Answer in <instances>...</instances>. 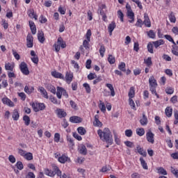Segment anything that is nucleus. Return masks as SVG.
<instances>
[{
    "mask_svg": "<svg viewBox=\"0 0 178 178\" xmlns=\"http://www.w3.org/2000/svg\"><path fill=\"white\" fill-rule=\"evenodd\" d=\"M97 134L102 141H104L107 144H109V145L113 144V137L108 128H104L103 131L102 129H98Z\"/></svg>",
    "mask_w": 178,
    "mask_h": 178,
    "instance_id": "nucleus-1",
    "label": "nucleus"
},
{
    "mask_svg": "<svg viewBox=\"0 0 178 178\" xmlns=\"http://www.w3.org/2000/svg\"><path fill=\"white\" fill-rule=\"evenodd\" d=\"M149 88L152 94H154L159 98L158 93H156V87H158V83L154 76H152L149 79Z\"/></svg>",
    "mask_w": 178,
    "mask_h": 178,
    "instance_id": "nucleus-2",
    "label": "nucleus"
},
{
    "mask_svg": "<svg viewBox=\"0 0 178 178\" xmlns=\"http://www.w3.org/2000/svg\"><path fill=\"white\" fill-rule=\"evenodd\" d=\"M54 48L56 52H59L60 48H66V42L63 41V39L61 37L58 38L56 43L54 44Z\"/></svg>",
    "mask_w": 178,
    "mask_h": 178,
    "instance_id": "nucleus-3",
    "label": "nucleus"
},
{
    "mask_svg": "<svg viewBox=\"0 0 178 178\" xmlns=\"http://www.w3.org/2000/svg\"><path fill=\"white\" fill-rule=\"evenodd\" d=\"M56 97L58 98V99H62V95L65 97V98H69V95L67 94V92H66V90L62 87H57V91L56 92Z\"/></svg>",
    "mask_w": 178,
    "mask_h": 178,
    "instance_id": "nucleus-4",
    "label": "nucleus"
},
{
    "mask_svg": "<svg viewBox=\"0 0 178 178\" xmlns=\"http://www.w3.org/2000/svg\"><path fill=\"white\" fill-rule=\"evenodd\" d=\"M55 158H56V159H58V162H60V163H66V162H70V158H69V156H67V155H66V154H62L60 156V154L56 153Z\"/></svg>",
    "mask_w": 178,
    "mask_h": 178,
    "instance_id": "nucleus-5",
    "label": "nucleus"
},
{
    "mask_svg": "<svg viewBox=\"0 0 178 178\" xmlns=\"http://www.w3.org/2000/svg\"><path fill=\"white\" fill-rule=\"evenodd\" d=\"M91 30L88 29L86 34V40H83V46L86 49H90V41H91Z\"/></svg>",
    "mask_w": 178,
    "mask_h": 178,
    "instance_id": "nucleus-6",
    "label": "nucleus"
},
{
    "mask_svg": "<svg viewBox=\"0 0 178 178\" xmlns=\"http://www.w3.org/2000/svg\"><path fill=\"white\" fill-rule=\"evenodd\" d=\"M31 105L35 112H40V111L45 109V104L44 103L33 102Z\"/></svg>",
    "mask_w": 178,
    "mask_h": 178,
    "instance_id": "nucleus-7",
    "label": "nucleus"
},
{
    "mask_svg": "<svg viewBox=\"0 0 178 178\" xmlns=\"http://www.w3.org/2000/svg\"><path fill=\"white\" fill-rule=\"evenodd\" d=\"M19 69L22 73L25 76H29L30 74V71L29 70V67L25 62H22L19 65Z\"/></svg>",
    "mask_w": 178,
    "mask_h": 178,
    "instance_id": "nucleus-8",
    "label": "nucleus"
},
{
    "mask_svg": "<svg viewBox=\"0 0 178 178\" xmlns=\"http://www.w3.org/2000/svg\"><path fill=\"white\" fill-rule=\"evenodd\" d=\"M155 136V134L152 133V131H149L146 134V138L148 143H150L151 144H154L155 143V140L154 139V137Z\"/></svg>",
    "mask_w": 178,
    "mask_h": 178,
    "instance_id": "nucleus-9",
    "label": "nucleus"
},
{
    "mask_svg": "<svg viewBox=\"0 0 178 178\" xmlns=\"http://www.w3.org/2000/svg\"><path fill=\"white\" fill-rule=\"evenodd\" d=\"M73 77H74L73 72L70 71L67 72L65 77L66 83L67 84H70V83L73 81Z\"/></svg>",
    "mask_w": 178,
    "mask_h": 178,
    "instance_id": "nucleus-10",
    "label": "nucleus"
},
{
    "mask_svg": "<svg viewBox=\"0 0 178 178\" xmlns=\"http://www.w3.org/2000/svg\"><path fill=\"white\" fill-rule=\"evenodd\" d=\"M33 45H34L33 35L29 34L26 37V47L28 48H33Z\"/></svg>",
    "mask_w": 178,
    "mask_h": 178,
    "instance_id": "nucleus-11",
    "label": "nucleus"
},
{
    "mask_svg": "<svg viewBox=\"0 0 178 178\" xmlns=\"http://www.w3.org/2000/svg\"><path fill=\"white\" fill-rule=\"evenodd\" d=\"M2 102L4 105H7L8 106L13 107L15 106V104L8 97H3L2 99Z\"/></svg>",
    "mask_w": 178,
    "mask_h": 178,
    "instance_id": "nucleus-12",
    "label": "nucleus"
},
{
    "mask_svg": "<svg viewBox=\"0 0 178 178\" xmlns=\"http://www.w3.org/2000/svg\"><path fill=\"white\" fill-rule=\"evenodd\" d=\"M93 126L95 127H102V122L99 121V115H95V120L93 122Z\"/></svg>",
    "mask_w": 178,
    "mask_h": 178,
    "instance_id": "nucleus-13",
    "label": "nucleus"
},
{
    "mask_svg": "<svg viewBox=\"0 0 178 178\" xmlns=\"http://www.w3.org/2000/svg\"><path fill=\"white\" fill-rule=\"evenodd\" d=\"M56 113L58 116V118H60V119H62V118H65L66 116V113L65 112V110L62 108H58L56 110Z\"/></svg>",
    "mask_w": 178,
    "mask_h": 178,
    "instance_id": "nucleus-14",
    "label": "nucleus"
},
{
    "mask_svg": "<svg viewBox=\"0 0 178 178\" xmlns=\"http://www.w3.org/2000/svg\"><path fill=\"white\" fill-rule=\"evenodd\" d=\"M144 21L143 24H145V27H151V20H149V17H148V14H144Z\"/></svg>",
    "mask_w": 178,
    "mask_h": 178,
    "instance_id": "nucleus-15",
    "label": "nucleus"
},
{
    "mask_svg": "<svg viewBox=\"0 0 178 178\" xmlns=\"http://www.w3.org/2000/svg\"><path fill=\"white\" fill-rule=\"evenodd\" d=\"M31 56H32L31 58L32 62L37 65L38 63V56L35 54V51H34V50L31 51Z\"/></svg>",
    "mask_w": 178,
    "mask_h": 178,
    "instance_id": "nucleus-16",
    "label": "nucleus"
},
{
    "mask_svg": "<svg viewBox=\"0 0 178 178\" xmlns=\"http://www.w3.org/2000/svg\"><path fill=\"white\" fill-rule=\"evenodd\" d=\"M70 122H71V123H81L83 120L80 117L72 116L70 118Z\"/></svg>",
    "mask_w": 178,
    "mask_h": 178,
    "instance_id": "nucleus-17",
    "label": "nucleus"
},
{
    "mask_svg": "<svg viewBox=\"0 0 178 178\" xmlns=\"http://www.w3.org/2000/svg\"><path fill=\"white\" fill-rule=\"evenodd\" d=\"M51 76H53V77H55V79H61L62 80L65 79V76H63V74H62L60 72H58L57 71L51 72Z\"/></svg>",
    "mask_w": 178,
    "mask_h": 178,
    "instance_id": "nucleus-18",
    "label": "nucleus"
},
{
    "mask_svg": "<svg viewBox=\"0 0 178 178\" xmlns=\"http://www.w3.org/2000/svg\"><path fill=\"white\" fill-rule=\"evenodd\" d=\"M28 15L31 19H35V20L38 19V15H35L33 9H30L28 10Z\"/></svg>",
    "mask_w": 178,
    "mask_h": 178,
    "instance_id": "nucleus-19",
    "label": "nucleus"
},
{
    "mask_svg": "<svg viewBox=\"0 0 178 178\" xmlns=\"http://www.w3.org/2000/svg\"><path fill=\"white\" fill-rule=\"evenodd\" d=\"M127 16L130 19V20H129V23H134V13L133 10L127 11Z\"/></svg>",
    "mask_w": 178,
    "mask_h": 178,
    "instance_id": "nucleus-20",
    "label": "nucleus"
},
{
    "mask_svg": "<svg viewBox=\"0 0 178 178\" xmlns=\"http://www.w3.org/2000/svg\"><path fill=\"white\" fill-rule=\"evenodd\" d=\"M113 134L114 136L115 143L118 145H120V136L118 134V132H116V131H113Z\"/></svg>",
    "mask_w": 178,
    "mask_h": 178,
    "instance_id": "nucleus-21",
    "label": "nucleus"
},
{
    "mask_svg": "<svg viewBox=\"0 0 178 178\" xmlns=\"http://www.w3.org/2000/svg\"><path fill=\"white\" fill-rule=\"evenodd\" d=\"M136 96V88L134 86H131L129 88V91L128 92V97L129 98H134Z\"/></svg>",
    "mask_w": 178,
    "mask_h": 178,
    "instance_id": "nucleus-22",
    "label": "nucleus"
},
{
    "mask_svg": "<svg viewBox=\"0 0 178 178\" xmlns=\"http://www.w3.org/2000/svg\"><path fill=\"white\" fill-rule=\"evenodd\" d=\"M24 92L26 94H28V95H30L34 92V88L33 86H26L24 88Z\"/></svg>",
    "mask_w": 178,
    "mask_h": 178,
    "instance_id": "nucleus-23",
    "label": "nucleus"
},
{
    "mask_svg": "<svg viewBox=\"0 0 178 178\" xmlns=\"http://www.w3.org/2000/svg\"><path fill=\"white\" fill-rule=\"evenodd\" d=\"M38 91H40V92H41V94L43 95L44 98H46V99H48L49 98L48 92H47V90L44 88V87H42V86L39 87Z\"/></svg>",
    "mask_w": 178,
    "mask_h": 178,
    "instance_id": "nucleus-24",
    "label": "nucleus"
},
{
    "mask_svg": "<svg viewBox=\"0 0 178 178\" xmlns=\"http://www.w3.org/2000/svg\"><path fill=\"white\" fill-rule=\"evenodd\" d=\"M140 123L142 126H147L148 124V118L145 114H143V118L140 120Z\"/></svg>",
    "mask_w": 178,
    "mask_h": 178,
    "instance_id": "nucleus-25",
    "label": "nucleus"
},
{
    "mask_svg": "<svg viewBox=\"0 0 178 178\" xmlns=\"http://www.w3.org/2000/svg\"><path fill=\"white\" fill-rule=\"evenodd\" d=\"M6 70H10V72H13V69H15V63H7L5 64Z\"/></svg>",
    "mask_w": 178,
    "mask_h": 178,
    "instance_id": "nucleus-26",
    "label": "nucleus"
},
{
    "mask_svg": "<svg viewBox=\"0 0 178 178\" xmlns=\"http://www.w3.org/2000/svg\"><path fill=\"white\" fill-rule=\"evenodd\" d=\"M163 44H165V41L162 39L153 42L154 48H158L159 47H161V45H163Z\"/></svg>",
    "mask_w": 178,
    "mask_h": 178,
    "instance_id": "nucleus-27",
    "label": "nucleus"
},
{
    "mask_svg": "<svg viewBox=\"0 0 178 178\" xmlns=\"http://www.w3.org/2000/svg\"><path fill=\"white\" fill-rule=\"evenodd\" d=\"M136 150L138 151V154H140V155H142V156H147V152L141 148V146L137 145Z\"/></svg>",
    "mask_w": 178,
    "mask_h": 178,
    "instance_id": "nucleus-28",
    "label": "nucleus"
},
{
    "mask_svg": "<svg viewBox=\"0 0 178 178\" xmlns=\"http://www.w3.org/2000/svg\"><path fill=\"white\" fill-rule=\"evenodd\" d=\"M116 28V24L115 23V22H112L108 27V33H110V35H112V32L115 30V29Z\"/></svg>",
    "mask_w": 178,
    "mask_h": 178,
    "instance_id": "nucleus-29",
    "label": "nucleus"
},
{
    "mask_svg": "<svg viewBox=\"0 0 178 178\" xmlns=\"http://www.w3.org/2000/svg\"><path fill=\"white\" fill-rule=\"evenodd\" d=\"M44 175H46L47 176H49L50 177H54V176H55V172L46 168L44 170Z\"/></svg>",
    "mask_w": 178,
    "mask_h": 178,
    "instance_id": "nucleus-30",
    "label": "nucleus"
},
{
    "mask_svg": "<svg viewBox=\"0 0 178 178\" xmlns=\"http://www.w3.org/2000/svg\"><path fill=\"white\" fill-rule=\"evenodd\" d=\"M38 40L41 42V44L44 43V41H45V38L44 37V32L41 31L38 33Z\"/></svg>",
    "mask_w": 178,
    "mask_h": 178,
    "instance_id": "nucleus-31",
    "label": "nucleus"
},
{
    "mask_svg": "<svg viewBox=\"0 0 178 178\" xmlns=\"http://www.w3.org/2000/svg\"><path fill=\"white\" fill-rule=\"evenodd\" d=\"M67 141L68 143L69 147H74V141L72 138V136L70 135H67Z\"/></svg>",
    "mask_w": 178,
    "mask_h": 178,
    "instance_id": "nucleus-32",
    "label": "nucleus"
},
{
    "mask_svg": "<svg viewBox=\"0 0 178 178\" xmlns=\"http://www.w3.org/2000/svg\"><path fill=\"white\" fill-rule=\"evenodd\" d=\"M12 118L13 120H19V118H20V115H19V111H17V109H15L13 111Z\"/></svg>",
    "mask_w": 178,
    "mask_h": 178,
    "instance_id": "nucleus-33",
    "label": "nucleus"
},
{
    "mask_svg": "<svg viewBox=\"0 0 178 178\" xmlns=\"http://www.w3.org/2000/svg\"><path fill=\"white\" fill-rule=\"evenodd\" d=\"M106 86L110 90L111 97H115V89L113 88V86L111 83H106Z\"/></svg>",
    "mask_w": 178,
    "mask_h": 178,
    "instance_id": "nucleus-34",
    "label": "nucleus"
},
{
    "mask_svg": "<svg viewBox=\"0 0 178 178\" xmlns=\"http://www.w3.org/2000/svg\"><path fill=\"white\" fill-rule=\"evenodd\" d=\"M140 162L143 169H145V170H148V165L147 164V162H145V160H144L143 157L140 158Z\"/></svg>",
    "mask_w": 178,
    "mask_h": 178,
    "instance_id": "nucleus-35",
    "label": "nucleus"
},
{
    "mask_svg": "<svg viewBox=\"0 0 178 178\" xmlns=\"http://www.w3.org/2000/svg\"><path fill=\"white\" fill-rule=\"evenodd\" d=\"M172 54H173V55H175V56H178V47L176 44V43H175L172 45Z\"/></svg>",
    "mask_w": 178,
    "mask_h": 178,
    "instance_id": "nucleus-36",
    "label": "nucleus"
},
{
    "mask_svg": "<svg viewBox=\"0 0 178 178\" xmlns=\"http://www.w3.org/2000/svg\"><path fill=\"white\" fill-rule=\"evenodd\" d=\"M79 152L80 154H82V155H87V147H86V145H81L79 148Z\"/></svg>",
    "mask_w": 178,
    "mask_h": 178,
    "instance_id": "nucleus-37",
    "label": "nucleus"
},
{
    "mask_svg": "<svg viewBox=\"0 0 178 178\" xmlns=\"http://www.w3.org/2000/svg\"><path fill=\"white\" fill-rule=\"evenodd\" d=\"M77 131L81 136H85V134L87 133V131H86V129L83 127H78Z\"/></svg>",
    "mask_w": 178,
    "mask_h": 178,
    "instance_id": "nucleus-38",
    "label": "nucleus"
},
{
    "mask_svg": "<svg viewBox=\"0 0 178 178\" xmlns=\"http://www.w3.org/2000/svg\"><path fill=\"white\" fill-rule=\"evenodd\" d=\"M49 99L52 104H54L55 105H60V101L58 100L54 96H51L49 97Z\"/></svg>",
    "mask_w": 178,
    "mask_h": 178,
    "instance_id": "nucleus-39",
    "label": "nucleus"
},
{
    "mask_svg": "<svg viewBox=\"0 0 178 178\" xmlns=\"http://www.w3.org/2000/svg\"><path fill=\"white\" fill-rule=\"evenodd\" d=\"M24 159H26V161H33V153L31 152H26L25 154V156H24Z\"/></svg>",
    "mask_w": 178,
    "mask_h": 178,
    "instance_id": "nucleus-40",
    "label": "nucleus"
},
{
    "mask_svg": "<svg viewBox=\"0 0 178 178\" xmlns=\"http://www.w3.org/2000/svg\"><path fill=\"white\" fill-rule=\"evenodd\" d=\"M157 172L159 173V175H163L164 176H166V175H168L166 170L163 169V168L162 167L157 168Z\"/></svg>",
    "mask_w": 178,
    "mask_h": 178,
    "instance_id": "nucleus-41",
    "label": "nucleus"
},
{
    "mask_svg": "<svg viewBox=\"0 0 178 178\" xmlns=\"http://www.w3.org/2000/svg\"><path fill=\"white\" fill-rule=\"evenodd\" d=\"M136 134H138V136H140V137H143V136L145 134V131L143 128H138L136 129Z\"/></svg>",
    "mask_w": 178,
    "mask_h": 178,
    "instance_id": "nucleus-42",
    "label": "nucleus"
},
{
    "mask_svg": "<svg viewBox=\"0 0 178 178\" xmlns=\"http://www.w3.org/2000/svg\"><path fill=\"white\" fill-rule=\"evenodd\" d=\"M53 172H54L55 175H57V176H61L62 175V171L59 169L58 166H54L53 167Z\"/></svg>",
    "mask_w": 178,
    "mask_h": 178,
    "instance_id": "nucleus-43",
    "label": "nucleus"
},
{
    "mask_svg": "<svg viewBox=\"0 0 178 178\" xmlns=\"http://www.w3.org/2000/svg\"><path fill=\"white\" fill-rule=\"evenodd\" d=\"M165 113L166 116H168V118H170L172 116V109L170 107H167L165 110Z\"/></svg>",
    "mask_w": 178,
    "mask_h": 178,
    "instance_id": "nucleus-44",
    "label": "nucleus"
},
{
    "mask_svg": "<svg viewBox=\"0 0 178 178\" xmlns=\"http://www.w3.org/2000/svg\"><path fill=\"white\" fill-rule=\"evenodd\" d=\"M47 90L50 91V92H52V94H56V88L52 85H48Z\"/></svg>",
    "mask_w": 178,
    "mask_h": 178,
    "instance_id": "nucleus-45",
    "label": "nucleus"
},
{
    "mask_svg": "<svg viewBox=\"0 0 178 178\" xmlns=\"http://www.w3.org/2000/svg\"><path fill=\"white\" fill-rule=\"evenodd\" d=\"M144 63H145V65H147L148 67L152 66V60L151 57H148L147 58L144 59Z\"/></svg>",
    "mask_w": 178,
    "mask_h": 178,
    "instance_id": "nucleus-46",
    "label": "nucleus"
},
{
    "mask_svg": "<svg viewBox=\"0 0 178 178\" xmlns=\"http://www.w3.org/2000/svg\"><path fill=\"white\" fill-rule=\"evenodd\" d=\"M168 17L171 23H176V17L175 16V14H173V12L170 13Z\"/></svg>",
    "mask_w": 178,
    "mask_h": 178,
    "instance_id": "nucleus-47",
    "label": "nucleus"
},
{
    "mask_svg": "<svg viewBox=\"0 0 178 178\" xmlns=\"http://www.w3.org/2000/svg\"><path fill=\"white\" fill-rule=\"evenodd\" d=\"M100 104H99V108L102 112H105L106 111V106H105V104L102 102V101H99Z\"/></svg>",
    "mask_w": 178,
    "mask_h": 178,
    "instance_id": "nucleus-48",
    "label": "nucleus"
},
{
    "mask_svg": "<svg viewBox=\"0 0 178 178\" xmlns=\"http://www.w3.org/2000/svg\"><path fill=\"white\" fill-rule=\"evenodd\" d=\"M118 69L122 72H126V63L122 62L118 65Z\"/></svg>",
    "mask_w": 178,
    "mask_h": 178,
    "instance_id": "nucleus-49",
    "label": "nucleus"
},
{
    "mask_svg": "<svg viewBox=\"0 0 178 178\" xmlns=\"http://www.w3.org/2000/svg\"><path fill=\"white\" fill-rule=\"evenodd\" d=\"M108 61L110 65H113V63H115V56L112 55H108Z\"/></svg>",
    "mask_w": 178,
    "mask_h": 178,
    "instance_id": "nucleus-50",
    "label": "nucleus"
},
{
    "mask_svg": "<svg viewBox=\"0 0 178 178\" xmlns=\"http://www.w3.org/2000/svg\"><path fill=\"white\" fill-rule=\"evenodd\" d=\"M164 38L168 40L170 42H172L173 44H176L175 40H173V38L170 35H165Z\"/></svg>",
    "mask_w": 178,
    "mask_h": 178,
    "instance_id": "nucleus-51",
    "label": "nucleus"
},
{
    "mask_svg": "<svg viewBox=\"0 0 178 178\" xmlns=\"http://www.w3.org/2000/svg\"><path fill=\"white\" fill-rule=\"evenodd\" d=\"M23 120L26 126H29L30 124V117H29L28 115H24L23 117Z\"/></svg>",
    "mask_w": 178,
    "mask_h": 178,
    "instance_id": "nucleus-52",
    "label": "nucleus"
},
{
    "mask_svg": "<svg viewBox=\"0 0 178 178\" xmlns=\"http://www.w3.org/2000/svg\"><path fill=\"white\" fill-rule=\"evenodd\" d=\"M147 34L149 38H155L156 34L155 32H154V31L150 30L147 32Z\"/></svg>",
    "mask_w": 178,
    "mask_h": 178,
    "instance_id": "nucleus-53",
    "label": "nucleus"
},
{
    "mask_svg": "<svg viewBox=\"0 0 178 178\" xmlns=\"http://www.w3.org/2000/svg\"><path fill=\"white\" fill-rule=\"evenodd\" d=\"M129 105H130V106H131L132 109H134V111H136V104L134 103L133 98H129Z\"/></svg>",
    "mask_w": 178,
    "mask_h": 178,
    "instance_id": "nucleus-54",
    "label": "nucleus"
},
{
    "mask_svg": "<svg viewBox=\"0 0 178 178\" xmlns=\"http://www.w3.org/2000/svg\"><path fill=\"white\" fill-rule=\"evenodd\" d=\"M60 141V134L59 133H56L54 134V142L59 143Z\"/></svg>",
    "mask_w": 178,
    "mask_h": 178,
    "instance_id": "nucleus-55",
    "label": "nucleus"
},
{
    "mask_svg": "<svg viewBox=\"0 0 178 178\" xmlns=\"http://www.w3.org/2000/svg\"><path fill=\"white\" fill-rule=\"evenodd\" d=\"M147 51L150 54H154V46L152 45V43H149L147 44Z\"/></svg>",
    "mask_w": 178,
    "mask_h": 178,
    "instance_id": "nucleus-56",
    "label": "nucleus"
},
{
    "mask_svg": "<svg viewBox=\"0 0 178 178\" xmlns=\"http://www.w3.org/2000/svg\"><path fill=\"white\" fill-rule=\"evenodd\" d=\"M118 16L120 19L121 22H124V15L123 14V13L120 10H119L118 11Z\"/></svg>",
    "mask_w": 178,
    "mask_h": 178,
    "instance_id": "nucleus-57",
    "label": "nucleus"
},
{
    "mask_svg": "<svg viewBox=\"0 0 178 178\" xmlns=\"http://www.w3.org/2000/svg\"><path fill=\"white\" fill-rule=\"evenodd\" d=\"M105 51H106V49H105V46L102 45V46L100 47V49H99V54H100L102 58H104V54H105Z\"/></svg>",
    "mask_w": 178,
    "mask_h": 178,
    "instance_id": "nucleus-58",
    "label": "nucleus"
},
{
    "mask_svg": "<svg viewBox=\"0 0 178 178\" xmlns=\"http://www.w3.org/2000/svg\"><path fill=\"white\" fill-rule=\"evenodd\" d=\"M83 87L86 88V92L88 94H90L91 92V88L90 87V85L88 83H83Z\"/></svg>",
    "mask_w": 178,
    "mask_h": 178,
    "instance_id": "nucleus-59",
    "label": "nucleus"
},
{
    "mask_svg": "<svg viewBox=\"0 0 178 178\" xmlns=\"http://www.w3.org/2000/svg\"><path fill=\"white\" fill-rule=\"evenodd\" d=\"M166 94H169L170 95H172L173 92H175V90L172 88L168 87L165 89Z\"/></svg>",
    "mask_w": 178,
    "mask_h": 178,
    "instance_id": "nucleus-60",
    "label": "nucleus"
},
{
    "mask_svg": "<svg viewBox=\"0 0 178 178\" xmlns=\"http://www.w3.org/2000/svg\"><path fill=\"white\" fill-rule=\"evenodd\" d=\"M17 168L19 169V170H23V163L22 161H17L16 163Z\"/></svg>",
    "mask_w": 178,
    "mask_h": 178,
    "instance_id": "nucleus-61",
    "label": "nucleus"
},
{
    "mask_svg": "<svg viewBox=\"0 0 178 178\" xmlns=\"http://www.w3.org/2000/svg\"><path fill=\"white\" fill-rule=\"evenodd\" d=\"M88 80H94V79H97V74L95 73H90L88 75Z\"/></svg>",
    "mask_w": 178,
    "mask_h": 178,
    "instance_id": "nucleus-62",
    "label": "nucleus"
},
{
    "mask_svg": "<svg viewBox=\"0 0 178 178\" xmlns=\"http://www.w3.org/2000/svg\"><path fill=\"white\" fill-rule=\"evenodd\" d=\"M18 96L20 97L22 101H26V93L25 92H19Z\"/></svg>",
    "mask_w": 178,
    "mask_h": 178,
    "instance_id": "nucleus-63",
    "label": "nucleus"
},
{
    "mask_svg": "<svg viewBox=\"0 0 178 178\" xmlns=\"http://www.w3.org/2000/svg\"><path fill=\"white\" fill-rule=\"evenodd\" d=\"M171 172L172 174H174V175L175 176V177H177L178 178V170L173 168V167H171Z\"/></svg>",
    "mask_w": 178,
    "mask_h": 178,
    "instance_id": "nucleus-64",
    "label": "nucleus"
}]
</instances>
